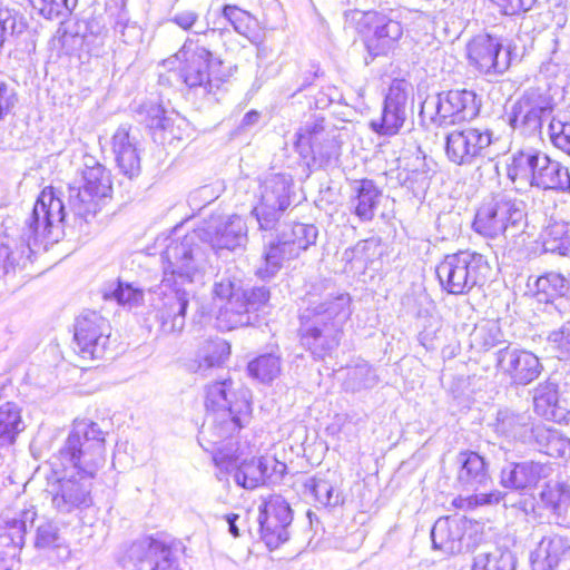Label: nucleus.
<instances>
[{
    "instance_id": "19",
    "label": "nucleus",
    "mask_w": 570,
    "mask_h": 570,
    "mask_svg": "<svg viewBox=\"0 0 570 570\" xmlns=\"http://www.w3.org/2000/svg\"><path fill=\"white\" fill-rule=\"evenodd\" d=\"M468 60L484 75H502L511 65V48L502 39L489 33L473 37L466 45Z\"/></svg>"
},
{
    "instance_id": "62",
    "label": "nucleus",
    "mask_w": 570,
    "mask_h": 570,
    "mask_svg": "<svg viewBox=\"0 0 570 570\" xmlns=\"http://www.w3.org/2000/svg\"><path fill=\"white\" fill-rule=\"evenodd\" d=\"M500 12L507 16H514L529 11L537 0H491Z\"/></svg>"
},
{
    "instance_id": "50",
    "label": "nucleus",
    "mask_w": 570,
    "mask_h": 570,
    "mask_svg": "<svg viewBox=\"0 0 570 570\" xmlns=\"http://www.w3.org/2000/svg\"><path fill=\"white\" fill-rule=\"evenodd\" d=\"M222 14L226 20H228L237 33L248 39L253 37L252 23L256 22V19L248 11L243 10L237 6L225 4L222 9Z\"/></svg>"
},
{
    "instance_id": "40",
    "label": "nucleus",
    "mask_w": 570,
    "mask_h": 570,
    "mask_svg": "<svg viewBox=\"0 0 570 570\" xmlns=\"http://www.w3.org/2000/svg\"><path fill=\"white\" fill-rule=\"evenodd\" d=\"M269 460L266 458L244 461L235 471L234 480L237 485L253 490L265 482L268 474Z\"/></svg>"
},
{
    "instance_id": "13",
    "label": "nucleus",
    "mask_w": 570,
    "mask_h": 570,
    "mask_svg": "<svg viewBox=\"0 0 570 570\" xmlns=\"http://www.w3.org/2000/svg\"><path fill=\"white\" fill-rule=\"evenodd\" d=\"M495 139L488 128L466 126L451 130L445 136L446 158L458 166H473L479 160L493 159Z\"/></svg>"
},
{
    "instance_id": "45",
    "label": "nucleus",
    "mask_w": 570,
    "mask_h": 570,
    "mask_svg": "<svg viewBox=\"0 0 570 570\" xmlns=\"http://www.w3.org/2000/svg\"><path fill=\"white\" fill-rule=\"evenodd\" d=\"M535 296L539 302L549 303L562 297L569 291V282L559 273H546L535 279Z\"/></svg>"
},
{
    "instance_id": "44",
    "label": "nucleus",
    "mask_w": 570,
    "mask_h": 570,
    "mask_svg": "<svg viewBox=\"0 0 570 570\" xmlns=\"http://www.w3.org/2000/svg\"><path fill=\"white\" fill-rule=\"evenodd\" d=\"M258 522L262 540L269 549H276L288 540V527L291 524L279 521L268 513L263 512L262 508H259Z\"/></svg>"
},
{
    "instance_id": "32",
    "label": "nucleus",
    "mask_w": 570,
    "mask_h": 570,
    "mask_svg": "<svg viewBox=\"0 0 570 570\" xmlns=\"http://www.w3.org/2000/svg\"><path fill=\"white\" fill-rule=\"evenodd\" d=\"M33 547L39 551H53L60 558H67L70 554L67 540L60 533L58 524L53 521H42L37 525Z\"/></svg>"
},
{
    "instance_id": "64",
    "label": "nucleus",
    "mask_w": 570,
    "mask_h": 570,
    "mask_svg": "<svg viewBox=\"0 0 570 570\" xmlns=\"http://www.w3.org/2000/svg\"><path fill=\"white\" fill-rule=\"evenodd\" d=\"M318 70L320 68L315 65H313L311 69L299 70L295 77V88L293 89L292 96L302 92L313 85L314 80L318 77Z\"/></svg>"
},
{
    "instance_id": "47",
    "label": "nucleus",
    "mask_w": 570,
    "mask_h": 570,
    "mask_svg": "<svg viewBox=\"0 0 570 570\" xmlns=\"http://www.w3.org/2000/svg\"><path fill=\"white\" fill-rule=\"evenodd\" d=\"M282 368L281 357L275 354H263L248 363L247 370L250 376L262 383L275 380Z\"/></svg>"
},
{
    "instance_id": "58",
    "label": "nucleus",
    "mask_w": 570,
    "mask_h": 570,
    "mask_svg": "<svg viewBox=\"0 0 570 570\" xmlns=\"http://www.w3.org/2000/svg\"><path fill=\"white\" fill-rule=\"evenodd\" d=\"M240 286L236 284L230 277L222 276L217 278L213 285V298L220 302H230L236 296H239Z\"/></svg>"
},
{
    "instance_id": "26",
    "label": "nucleus",
    "mask_w": 570,
    "mask_h": 570,
    "mask_svg": "<svg viewBox=\"0 0 570 570\" xmlns=\"http://www.w3.org/2000/svg\"><path fill=\"white\" fill-rule=\"evenodd\" d=\"M466 529V521L461 517H443L435 521L431 530L434 549L448 554L462 551V540Z\"/></svg>"
},
{
    "instance_id": "49",
    "label": "nucleus",
    "mask_w": 570,
    "mask_h": 570,
    "mask_svg": "<svg viewBox=\"0 0 570 570\" xmlns=\"http://www.w3.org/2000/svg\"><path fill=\"white\" fill-rule=\"evenodd\" d=\"M78 0H30L33 9L45 17L46 19H65L68 17Z\"/></svg>"
},
{
    "instance_id": "3",
    "label": "nucleus",
    "mask_w": 570,
    "mask_h": 570,
    "mask_svg": "<svg viewBox=\"0 0 570 570\" xmlns=\"http://www.w3.org/2000/svg\"><path fill=\"white\" fill-rule=\"evenodd\" d=\"M252 394L240 382L230 377L205 386L207 415L198 433V443L213 454L220 470L228 471L237 460L235 434L248 422Z\"/></svg>"
},
{
    "instance_id": "56",
    "label": "nucleus",
    "mask_w": 570,
    "mask_h": 570,
    "mask_svg": "<svg viewBox=\"0 0 570 570\" xmlns=\"http://www.w3.org/2000/svg\"><path fill=\"white\" fill-rule=\"evenodd\" d=\"M165 114L164 108L154 101H145L137 109L138 120L145 124L153 132L157 130Z\"/></svg>"
},
{
    "instance_id": "27",
    "label": "nucleus",
    "mask_w": 570,
    "mask_h": 570,
    "mask_svg": "<svg viewBox=\"0 0 570 570\" xmlns=\"http://www.w3.org/2000/svg\"><path fill=\"white\" fill-rule=\"evenodd\" d=\"M137 142V138L130 134L128 125H120L111 139L116 163L121 173L129 178L137 176L140 171Z\"/></svg>"
},
{
    "instance_id": "21",
    "label": "nucleus",
    "mask_w": 570,
    "mask_h": 570,
    "mask_svg": "<svg viewBox=\"0 0 570 570\" xmlns=\"http://www.w3.org/2000/svg\"><path fill=\"white\" fill-rule=\"evenodd\" d=\"M212 52L199 42V39L187 38L175 55L179 61L178 75L183 82L189 88H204L212 91L209 77V63Z\"/></svg>"
},
{
    "instance_id": "53",
    "label": "nucleus",
    "mask_w": 570,
    "mask_h": 570,
    "mask_svg": "<svg viewBox=\"0 0 570 570\" xmlns=\"http://www.w3.org/2000/svg\"><path fill=\"white\" fill-rule=\"evenodd\" d=\"M239 296H242L240 301L244 302V307H246L255 322L257 320L255 313L269 301V291L264 286L253 287L250 289H243L240 287Z\"/></svg>"
},
{
    "instance_id": "25",
    "label": "nucleus",
    "mask_w": 570,
    "mask_h": 570,
    "mask_svg": "<svg viewBox=\"0 0 570 570\" xmlns=\"http://www.w3.org/2000/svg\"><path fill=\"white\" fill-rule=\"evenodd\" d=\"M413 303L415 327L419 331V341L425 348H434V340L441 330V318L436 314L434 303L428 296L417 298L407 297L404 304Z\"/></svg>"
},
{
    "instance_id": "55",
    "label": "nucleus",
    "mask_w": 570,
    "mask_h": 570,
    "mask_svg": "<svg viewBox=\"0 0 570 570\" xmlns=\"http://www.w3.org/2000/svg\"><path fill=\"white\" fill-rule=\"evenodd\" d=\"M552 144L570 156V122L553 117L549 124Z\"/></svg>"
},
{
    "instance_id": "41",
    "label": "nucleus",
    "mask_w": 570,
    "mask_h": 570,
    "mask_svg": "<svg viewBox=\"0 0 570 570\" xmlns=\"http://www.w3.org/2000/svg\"><path fill=\"white\" fill-rule=\"evenodd\" d=\"M288 247L282 244L279 235L275 240H271L264 249L263 265L258 267L256 274L261 278L273 277L282 267V264L286 259L296 258L297 255H289Z\"/></svg>"
},
{
    "instance_id": "24",
    "label": "nucleus",
    "mask_w": 570,
    "mask_h": 570,
    "mask_svg": "<svg viewBox=\"0 0 570 570\" xmlns=\"http://www.w3.org/2000/svg\"><path fill=\"white\" fill-rule=\"evenodd\" d=\"M570 561V538L549 533L541 538L530 554L532 570H557Z\"/></svg>"
},
{
    "instance_id": "17",
    "label": "nucleus",
    "mask_w": 570,
    "mask_h": 570,
    "mask_svg": "<svg viewBox=\"0 0 570 570\" xmlns=\"http://www.w3.org/2000/svg\"><path fill=\"white\" fill-rule=\"evenodd\" d=\"M110 334L109 321L95 311H85L76 318L73 341L82 357L102 358Z\"/></svg>"
},
{
    "instance_id": "10",
    "label": "nucleus",
    "mask_w": 570,
    "mask_h": 570,
    "mask_svg": "<svg viewBox=\"0 0 570 570\" xmlns=\"http://www.w3.org/2000/svg\"><path fill=\"white\" fill-rule=\"evenodd\" d=\"M524 217L522 200L499 193L482 202L472 227L475 233L487 238L514 237L522 229Z\"/></svg>"
},
{
    "instance_id": "5",
    "label": "nucleus",
    "mask_w": 570,
    "mask_h": 570,
    "mask_svg": "<svg viewBox=\"0 0 570 570\" xmlns=\"http://www.w3.org/2000/svg\"><path fill=\"white\" fill-rule=\"evenodd\" d=\"M348 294L316 299L307 298V306L299 314L302 345L315 357L323 358L340 344L342 328L351 315Z\"/></svg>"
},
{
    "instance_id": "59",
    "label": "nucleus",
    "mask_w": 570,
    "mask_h": 570,
    "mask_svg": "<svg viewBox=\"0 0 570 570\" xmlns=\"http://www.w3.org/2000/svg\"><path fill=\"white\" fill-rule=\"evenodd\" d=\"M368 52L373 56L386 55L390 50L389 24L376 26L373 38L366 41Z\"/></svg>"
},
{
    "instance_id": "36",
    "label": "nucleus",
    "mask_w": 570,
    "mask_h": 570,
    "mask_svg": "<svg viewBox=\"0 0 570 570\" xmlns=\"http://www.w3.org/2000/svg\"><path fill=\"white\" fill-rule=\"evenodd\" d=\"M317 235L318 230L314 225L295 223L285 228L279 237L282 238V244L289 248L288 254L298 256L311 245L315 244Z\"/></svg>"
},
{
    "instance_id": "52",
    "label": "nucleus",
    "mask_w": 570,
    "mask_h": 570,
    "mask_svg": "<svg viewBox=\"0 0 570 570\" xmlns=\"http://www.w3.org/2000/svg\"><path fill=\"white\" fill-rule=\"evenodd\" d=\"M105 298H114L119 305L128 308L138 307L144 302V292L131 284L118 282L110 292L105 293Z\"/></svg>"
},
{
    "instance_id": "2",
    "label": "nucleus",
    "mask_w": 570,
    "mask_h": 570,
    "mask_svg": "<svg viewBox=\"0 0 570 570\" xmlns=\"http://www.w3.org/2000/svg\"><path fill=\"white\" fill-rule=\"evenodd\" d=\"M58 459L63 475L50 491L53 509L62 514L92 505V480L106 462L105 434L95 422L76 421Z\"/></svg>"
},
{
    "instance_id": "22",
    "label": "nucleus",
    "mask_w": 570,
    "mask_h": 570,
    "mask_svg": "<svg viewBox=\"0 0 570 570\" xmlns=\"http://www.w3.org/2000/svg\"><path fill=\"white\" fill-rule=\"evenodd\" d=\"M495 366L518 385L530 384L542 371V365L533 353L512 347L510 344L495 353Z\"/></svg>"
},
{
    "instance_id": "46",
    "label": "nucleus",
    "mask_w": 570,
    "mask_h": 570,
    "mask_svg": "<svg viewBox=\"0 0 570 570\" xmlns=\"http://www.w3.org/2000/svg\"><path fill=\"white\" fill-rule=\"evenodd\" d=\"M305 493L311 494L322 507H336L343 502L341 492L328 480L315 475L306 480Z\"/></svg>"
},
{
    "instance_id": "57",
    "label": "nucleus",
    "mask_w": 570,
    "mask_h": 570,
    "mask_svg": "<svg viewBox=\"0 0 570 570\" xmlns=\"http://www.w3.org/2000/svg\"><path fill=\"white\" fill-rule=\"evenodd\" d=\"M548 342L558 353V357L570 358V321L561 325L560 328L550 332Z\"/></svg>"
},
{
    "instance_id": "8",
    "label": "nucleus",
    "mask_w": 570,
    "mask_h": 570,
    "mask_svg": "<svg viewBox=\"0 0 570 570\" xmlns=\"http://www.w3.org/2000/svg\"><path fill=\"white\" fill-rule=\"evenodd\" d=\"M456 476L455 484L459 489L473 494L459 497L453 504L461 510H474L479 507L494 505L501 502L505 494L494 490L488 493H479L487 488L492 479L489 471V462L475 451H461L455 456Z\"/></svg>"
},
{
    "instance_id": "48",
    "label": "nucleus",
    "mask_w": 570,
    "mask_h": 570,
    "mask_svg": "<svg viewBox=\"0 0 570 570\" xmlns=\"http://www.w3.org/2000/svg\"><path fill=\"white\" fill-rule=\"evenodd\" d=\"M186 126V120L178 114H165L157 130L153 132L154 140L160 144H173L174 140H180Z\"/></svg>"
},
{
    "instance_id": "15",
    "label": "nucleus",
    "mask_w": 570,
    "mask_h": 570,
    "mask_svg": "<svg viewBox=\"0 0 570 570\" xmlns=\"http://www.w3.org/2000/svg\"><path fill=\"white\" fill-rule=\"evenodd\" d=\"M554 108L553 99L538 89H529L512 105L508 124L522 136L534 137L541 134L543 120Z\"/></svg>"
},
{
    "instance_id": "4",
    "label": "nucleus",
    "mask_w": 570,
    "mask_h": 570,
    "mask_svg": "<svg viewBox=\"0 0 570 570\" xmlns=\"http://www.w3.org/2000/svg\"><path fill=\"white\" fill-rule=\"evenodd\" d=\"M65 218L63 203L56 197L52 188H45L26 219L19 239L8 235L6 242L0 239V271L9 273L24 267L35 247L45 240L57 242L55 229L59 228Z\"/></svg>"
},
{
    "instance_id": "12",
    "label": "nucleus",
    "mask_w": 570,
    "mask_h": 570,
    "mask_svg": "<svg viewBox=\"0 0 570 570\" xmlns=\"http://www.w3.org/2000/svg\"><path fill=\"white\" fill-rule=\"evenodd\" d=\"M480 100L472 90H449L429 97L422 104L421 114L436 127H449L471 120L479 115Z\"/></svg>"
},
{
    "instance_id": "60",
    "label": "nucleus",
    "mask_w": 570,
    "mask_h": 570,
    "mask_svg": "<svg viewBox=\"0 0 570 570\" xmlns=\"http://www.w3.org/2000/svg\"><path fill=\"white\" fill-rule=\"evenodd\" d=\"M17 101L14 87L3 75H0V120L12 111Z\"/></svg>"
},
{
    "instance_id": "11",
    "label": "nucleus",
    "mask_w": 570,
    "mask_h": 570,
    "mask_svg": "<svg viewBox=\"0 0 570 570\" xmlns=\"http://www.w3.org/2000/svg\"><path fill=\"white\" fill-rule=\"evenodd\" d=\"M394 146H401L399 156L395 158L397 171L396 180L399 188L410 199L421 203L430 186L429 169L423 155L415 138L407 132L406 136H400L394 139Z\"/></svg>"
},
{
    "instance_id": "28",
    "label": "nucleus",
    "mask_w": 570,
    "mask_h": 570,
    "mask_svg": "<svg viewBox=\"0 0 570 570\" xmlns=\"http://www.w3.org/2000/svg\"><path fill=\"white\" fill-rule=\"evenodd\" d=\"M230 355V345L223 338L206 341L194 358L187 361L189 372L206 377L214 368L224 365Z\"/></svg>"
},
{
    "instance_id": "29",
    "label": "nucleus",
    "mask_w": 570,
    "mask_h": 570,
    "mask_svg": "<svg viewBox=\"0 0 570 570\" xmlns=\"http://www.w3.org/2000/svg\"><path fill=\"white\" fill-rule=\"evenodd\" d=\"M531 416L528 413H514L510 410L498 412L494 431L509 440L531 443Z\"/></svg>"
},
{
    "instance_id": "63",
    "label": "nucleus",
    "mask_w": 570,
    "mask_h": 570,
    "mask_svg": "<svg viewBox=\"0 0 570 570\" xmlns=\"http://www.w3.org/2000/svg\"><path fill=\"white\" fill-rule=\"evenodd\" d=\"M544 454L551 458L570 459V440L557 430L556 434L552 435L550 445H548Z\"/></svg>"
},
{
    "instance_id": "34",
    "label": "nucleus",
    "mask_w": 570,
    "mask_h": 570,
    "mask_svg": "<svg viewBox=\"0 0 570 570\" xmlns=\"http://www.w3.org/2000/svg\"><path fill=\"white\" fill-rule=\"evenodd\" d=\"M24 428L21 409L18 404L6 402L0 405V449L14 444Z\"/></svg>"
},
{
    "instance_id": "39",
    "label": "nucleus",
    "mask_w": 570,
    "mask_h": 570,
    "mask_svg": "<svg viewBox=\"0 0 570 570\" xmlns=\"http://www.w3.org/2000/svg\"><path fill=\"white\" fill-rule=\"evenodd\" d=\"M544 252L566 256L570 253V229L564 222H550L541 232Z\"/></svg>"
},
{
    "instance_id": "37",
    "label": "nucleus",
    "mask_w": 570,
    "mask_h": 570,
    "mask_svg": "<svg viewBox=\"0 0 570 570\" xmlns=\"http://www.w3.org/2000/svg\"><path fill=\"white\" fill-rule=\"evenodd\" d=\"M354 191L355 196L352 199V204L355 215L362 220L372 219L381 198V191L376 188L374 183L368 179L357 181Z\"/></svg>"
},
{
    "instance_id": "31",
    "label": "nucleus",
    "mask_w": 570,
    "mask_h": 570,
    "mask_svg": "<svg viewBox=\"0 0 570 570\" xmlns=\"http://www.w3.org/2000/svg\"><path fill=\"white\" fill-rule=\"evenodd\" d=\"M342 386L346 392L373 389L379 383L375 370L365 361H357L341 370Z\"/></svg>"
},
{
    "instance_id": "18",
    "label": "nucleus",
    "mask_w": 570,
    "mask_h": 570,
    "mask_svg": "<svg viewBox=\"0 0 570 570\" xmlns=\"http://www.w3.org/2000/svg\"><path fill=\"white\" fill-rule=\"evenodd\" d=\"M202 236L215 252L220 249L236 250L244 248L248 240V229L245 220L238 215H212L198 227Z\"/></svg>"
},
{
    "instance_id": "6",
    "label": "nucleus",
    "mask_w": 570,
    "mask_h": 570,
    "mask_svg": "<svg viewBox=\"0 0 570 570\" xmlns=\"http://www.w3.org/2000/svg\"><path fill=\"white\" fill-rule=\"evenodd\" d=\"M81 184L70 185L68 187V205L65 206L66 218L60 224L55 234L60 236L62 225L68 222L69 214L72 213L73 224L89 222L100 210L102 204L111 196V179L109 171L95 157L86 155L83 157V168L81 170ZM51 189V187H49ZM56 197L65 203L52 187Z\"/></svg>"
},
{
    "instance_id": "54",
    "label": "nucleus",
    "mask_w": 570,
    "mask_h": 570,
    "mask_svg": "<svg viewBox=\"0 0 570 570\" xmlns=\"http://www.w3.org/2000/svg\"><path fill=\"white\" fill-rule=\"evenodd\" d=\"M261 508L263 509V512L268 513L273 518L287 524H291L293 521L292 509L288 502L279 494L269 495Z\"/></svg>"
},
{
    "instance_id": "38",
    "label": "nucleus",
    "mask_w": 570,
    "mask_h": 570,
    "mask_svg": "<svg viewBox=\"0 0 570 570\" xmlns=\"http://www.w3.org/2000/svg\"><path fill=\"white\" fill-rule=\"evenodd\" d=\"M36 511L26 510L19 518H2L0 524V539L3 544H11L17 548H22L27 533L28 523H33Z\"/></svg>"
},
{
    "instance_id": "23",
    "label": "nucleus",
    "mask_w": 570,
    "mask_h": 570,
    "mask_svg": "<svg viewBox=\"0 0 570 570\" xmlns=\"http://www.w3.org/2000/svg\"><path fill=\"white\" fill-rule=\"evenodd\" d=\"M549 463L537 461H522L509 463L501 470V485L522 493H528L537 488L540 481L552 474Z\"/></svg>"
},
{
    "instance_id": "43",
    "label": "nucleus",
    "mask_w": 570,
    "mask_h": 570,
    "mask_svg": "<svg viewBox=\"0 0 570 570\" xmlns=\"http://www.w3.org/2000/svg\"><path fill=\"white\" fill-rule=\"evenodd\" d=\"M504 342L500 325L494 321H483L470 333V345L478 352H485Z\"/></svg>"
},
{
    "instance_id": "20",
    "label": "nucleus",
    "mask_w": 570,
    "mask_h": 570,
    "mask_svg": "<svg viewBox=\"0 0 570 570\" xmlns=\"http://www.w3.org/2000/svg\"><path fill=\"white\" fill-rule=\"evenodd\" d=\"M295 136V149L304 157L311 153L314 158L330 161L340 156L341 134L334 126L326 125L323 119L306 124Z\"/></svg>"
},
{
    "instance_id": "35",
    "label": "nucleus",
    "mask_w": 570,
    "mask_h": 570,
    "mask_svg": "<svg viewBox=\"0 0 570 570\" xmlns=\"http://www.w3.org/2000/svg\"><path fill=\"white\" fill-rule=\"evenodd\" d=\"M244 302L236 296L230 302H225L216 315V326L223 332L232 331L242 326L254 324L253 316L249 315Z\"/></svg>"
},
{
    "instance_id": "9",
    "label": "nucleus",
    "mask_w": 570,
    "mask_h": 570,
    "mask_svg": "<svg viewBox=\"0 0 570 570\" xmlns=\"http://www.w3.org/2000/svg\"><path fill=\"white\" fill-rule=\"evenodd\" d=\"M490 272L487 257L469 249L446 255L436 266L442 289L452 295H465L482 287Z\"/></svg>"
},
{
    "instance_id": "14",
    "label": "nucleus",
    "mask_w": 570,
    "mask_h": 570,
    "mask_svg": "<svg viewBox=\"0 0 570 570\" xmlns=\"http://www.w3.org/2000/svg\"><path fill=\"white\" fill-rule=\"evenodd\" d=\"M293 179L287 174H271L261 184L258 204L253 209L259 229L273 230L291 205Z\"/></svg>"
},
{
    "instance_id": "30",
    "label": "nucleus",
    "mask_w": 570,
    "mask_h": 570,
    "mask_svg": "<svg viewBox=\"0 0 570 570\" xmlns=\"http://www.w3.org/2000/svg\"><path fill=\"white\" fill-rule=\"evenodd\" d=\"M533 404L534 411L546 420L558 423L567 421L568 411L560 404L557 384H539L534 390Z\"/></svg>"
},
{
    "instance_id": "16",
    "label": "nucleus",
    "mask_w": 570,
    "mask_h": 570,
    "mask_svg": "<svg viewBox=\"0 0 570 570\" xmlns=\"http://www.w3.org/2000/svg\"><path fill=\"white\" fill-rule=\"evenodd\" d=\"M122 566L128 570H181L173 549L149 537L130 544L122 557Z\"/></svg>"
},
{
    "instance_id": "51",
    "label": "nucleus",
    "mask_w": 570,
    "mask_h": 570,
    "mask_svg": "<svg viewBox=\"0 0 570 570\" xmlns=\"http://www.w3.org/2000/svg\"><path fill=\"white\" fill-rule=\"evenodd\" d=\"M412 91L413 88L407 81L394 79V135L406 119V106Z\"/></svg>"
},
{
    "instance_id": "1",
    "label": "nucleus",
    "mask_w": 570,
    "mask_h": 570,
    "mask_svg": "<svg viewBox=\"0 0 570 570\" xmlns=\"http://www.w3.org/2000/svg\"><path fill=\"white\" fill-rule=\"evenodd\" d=\"M194 228L183 237L176 235L158 237L156 243L163 246L161 259L164 276L160 284L159 303L156 318L165 334L180 332L185 326L186 311L191 297L190 286L200 283L210 266L212 249Z\"/></svg>"
},
{
    "instance_id": "61",
    "label": "nucleus",
    "mask_w": 570,
    "mask_h": 570,
    "mask_svg": "<svg viewBox=\"0 0 570 570\" xmlns=\"http://www.w3.org/2000/svg\"><path fill=\"white\" fill-rule=\"evenodd\" d=\"M556 432V429L549 428L541 423H533L531 429V443L537 446L538 451L544 453V451L548 449V445H550L552 435H554Z\"/></svg>"
},
{
    "instance_id": "33",
    "label": "nucleus",
    "mask_w": 570,
    "mask_h": 570,
    "mask_svg": "<svg viewBox=\"0 0 570 570\" xmlns=\"http://www.w3.org/2000/svg\"><path fill=\"white\" fill-rule=\"evenodd\" d=\"M540 502L559 522L564 519L570 507V484L564 482L546 484L540 493Z\"/></svg>"
},
{
    "instance_id": "42",
    "label": "nucleus",
    "mask_w": 570,
    "mask_h": 570,
    "mask_svg": "<svg viewBox=\"0 0 570 570\" xmlns=\"http://www.w3.org/2000/svg\"><path fill=\"white\" fill-rule=\"evenodd\" d=\"M515 567L517 559L510 550L495 548L476 553L471 570H515Z\"/></svg>"
},
{
    "instance_id": "7",
    "label": "nucleus",
    "mask_w": 570,
    "mask_h": 570,
    "mask_svg": "<svg viewBox=\"0 0 570 570\" xmlns=\"http://www.w3.org/2000/svg\"><path fill=\"white\" fill-rule=\"evenodd\" d=\"M507 176L513 184L542 190L570 191L569 169L534 148L512 154L507 165Z\"/></svg>"
}]
</instances>
